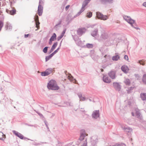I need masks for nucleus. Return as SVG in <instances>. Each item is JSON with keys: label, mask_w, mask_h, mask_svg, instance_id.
Returning a JSON list of instances; mask_svg holds the SVG:
<instances>
[{"label": "nucleus", "mask_w": 146, "mask_h": 146, "mask_svg": "<svg viewBox=\"0 0 146 146\" xmlns=\"http://www.w3.org/2000/svg\"><path fill=\"white\" fill-rule=\"evenodd\" d=\"M70 6L69 5H68L65 7V9L66 10H67L69 8Z\"/></svg>", "instance_id": "58836bf2"}, {"label": "nucleus", "mask_w": 146, "mask_h": 146, "mask_svg": "<svg viewBox=\"0 0 146 146\" xmlns=\"http://www.w3.org/2000/svg\"><path fill=\"white\" fill-rule=\"evenodd\" d=\"M119 58V55H117L115 56H113L112 57V60H117Z\"/></svg>", "instance_id": "5701e85b"}, {"label": "nucleus", "mask_w": 146, "mask_h": 146, "mask_svg": "<svg viewBox=\"0 0 146 146\" xmlns=\"http://www.w3.org/2000/svg\"><path fill=\"white\" fill-rule=\"evenodd\" d=\"M129 129V130H131V129H129V128L128 129Z\"/></svg>", "instance_id": "09e8293b"}, {"label": "nucleus", "mask_w": 146, "mask_h": 146, "mask_svg": "<svg viewBox=\"0 0 146 146\" xmlns=\"http://www.w3.org/2000/svg\"><path fill=\"white\" fill-rule=\"evenodd\" d=\"M48 49L47 47H45L43 50V52L45 53H46L47 52Z\"/></svg>", "instance_id": "7c9ffc66"}, {"label": "nucleus", "mask_w": 146, "mask_h": 146, "mask_svg": "<svg viewBox=\"0 0 146 146\" xmlns=\"http://www.w3.org/2000/svg\"><path fill=\"white\" fill-rule=\"evenodd\" d=\"M56 34L55 33H54L52 36L51 37L50 39L51 40H54L56 38Z\"/></svg>", "instance_id": "aec40b11"}, {"label": "nucleus", "mask_w": 146, "mask_h": 146, "mask_svg": "<svg viewBox=\"0 0 146 146\" xmlns=\"http://www.w3.org/2000/svg\"><path fill=\"white\" fill-rule=\"evenodd\" d=\"M35 22L36 27L37 28V29H38L39 28L40 23L39 21L38 17L37 15H36L35 16Z\"/></svg>", "instance_id": "0eeeda50"}, {"label": "nucleus", "mask_w": 146, "mask_h": 146, "mask_svg": "<svg viewBox=\"0 0 146 146\" xmlns=\"http://www.w3.org/2000/svg\"><path fill=\"white\" fill-rule=\"evenodd\" d=\"M143 5L145 7H146V2H145L143 3Z\"/></svg>", "instance_id": "a19ab883"}, {"label": "nucleus", "mask_w": 146, "mask_h": 146, "mask_svg": "<svg viewBox=\"0 0 146 146\" xmlns=\"http://www.w3.org/2000/svg\"><path fill=\"white\" fill-rule=\"evenodd\" d=\"M139 62L140 64L143 65H144L145 64V61L143 60H139Z\"/></svg>", "instance_id": "c85d7f7f"}, {"label": "nucleus", "mask_w": 146, "mask_h": 146, "mask_svg": "<svg viewBox=\"0 0 146 146\" xmlns=\"http://www.w3.org/2000/svg\"><path fill=\"white\" fill-rule=\"evenodd\" d=\"M53 40H51L50 39V41L49 42V44H51L52 43V41Z\"/></svg>", "instance_id": "79ce46f5"}, {"label": "nucleus", "mask_w": 146, "mask_h": 146, "mask_svg": "<svg viewBox=\"0 0 146 146\" xmlns=\"http://www.w3.org/2000/svg\"><path fill=\"white\" fill-rule=\"evenodd\" d=\"M121 69L124 72L126 73H127L129 70V69L128 67L125 65L122 66Z\"/></svg>", "instance_id": "1a4fd4ad"}, {"label": "nucleus", "mask_w": 146, "mask_h": 146, "mask_svg": "<svg viewBox=\"0 0 146 146\" xmlns=\"http://www.w3.org/2000/svg\"><path fill=\"white\" fill-rule=\"evenodd\" d=\"M91 0H85L83 3L82 8L80 11V13L83 12L85 9V7Z\"/></svg>", "instance_id": "39448f33"}, {"label": "nucleus", "mask_w": 146, "mask_h": 146, "mask_svg": "<svg viewBox=\"0 0 146 146\" xmlns=\"http://www.w3.org/2000/svg\"><path fill=\"white\" fill-rule=\"evenodd\" d=\"M79 97L80 99V100L83 101L85 99V98L84 97H82V95H79Z\"/></svg>", "instance_id": "c756f323"}, {"label": "nucleus", "mask_w": 146, "mask_h": 146, "mask_svg": "<svg viewBox=\"0 0 146 146\" xmlns=\"http://www.w3.org/2000/svg\"><path fill=\"white\" fill-rule=\"evenodd\" d=\"M65 31H66L65 30L63 31L61 35L60 36H58V40H59L60 39L63 37V36H64V35L65 33Z\"/></svg>", "instance_id": "412c9836"}, {"label": "nucleus", "mask_w": 146, "mask_h": 146, "mask_svg": "<svg viewBox=\"0 0 146 146\" xmlns=\"http://www.w3.org/2000/svg\"><path fill=\"white\" fill-rule=\"evenodd\" d=\"M103 80L106 83H110L111 81L110 79L107 75H105L103 76Z\"/></svg>", "instance_id": "f8f14e48"}, {"label": "nucleus", "mask_w": 146, "mask_h": 146, "mask_svg": "<svg viewBox=\"0 0 146 146\" xmlns=\"http://www.w3.org/2000/svg\"><path fill=\"white\" fill-rule=\"evenodd\" d=\"M140 96L142 100H146V93H141L140 94Z\"/></svg>", "instance_id": "dca6fc26"}, {"label": "nucleus", "mask_w": 146, "mask_h": 146, "mask_svg": "<svg viewBox=\"0 0 146 146\" xmlns=\"http://www.w3.org/2000/svg\"><path fill=\"white\" fill-rule=\"evenodd\" d=\"M86 46L87 47L89 48H92L93 46V44H87Z\"/></svg>", "instance_id": "cd10ccee"}, {"label": "nucleus", "mask_w": 146, "mask_h": 146, "mask_svg": "<svg viewBox=\"0 0 146 146\" xmlns=\"http://www.w3.org/2000/svg\"><path fill=\"white\" fill-rule=\"evenodd\" d=\"M132 114L133 116H134V114H133V112L132 113Z\"/></svg>", "instance_id": "49530a36"}, {"label": "nucleus", "mask_w": 146, "mask_h": 146, "mask_svg": "<svg viewBox=\"0 0 146 146\" xmlns=\"http://www.w3.org/2000/svg\"><path fill=\"white\" fill-rule=\"evenodd\" d=\"M113 85L115 86V85H117L118 87H119V85L117 83H113Z\"/></svg>", "instance_id": "ea45409f"}, {"label": "nucleus", "mask_w": 146, "mask_h": 146, "mask_svg": "<svg viewBox=\"0 0 146 146\" xmlns=\"http://www.w3.org/2000/svg\"><path fill=\"white\" fill-rule=\"evenodd\" d=\"M43 7L40 1L39 2V5L38 7L37 13L39 16L42 15L43 13Z\"/></svg>", "instance_id": "7ed1b4c3"}, {"label": "nucleus", "mask_w": 146, "mask_h": 146, "mask_svg": "<svg viewBox=\"0 0 146 146\" xmlns=\"http://www.w3.org/2000/svg\"><path fill=\"white\" fill-rule=\"evenodd\" d=\"M57 45V42H56L53 44L51 48V50L52 51L56 48Z\"/></svg>", "instance_id": "4be33fe9"}, {"label": "nucleus", "mask_w": 146, "mask_h": 146, "mask_svg": "<svg viewBox=\"0 0 146 146\" xmlns=\"http://www.w3.org/2000/svg\"><path fill=\"white\" fill-rule=\"evenodd\" d=\"M99 116V111H95L93 112L92 114L93 117L95 118H96L98 117Z\"/></svg>", "instance_id": "ddd939ff"}, {"label": "nucleus", "mask_w": 146, "mask_h": 146, "mask_svg": "<svg viewBox=\"0 0 146 146\" xmlns=\"http://www.w3.org/2000/svg\"><path fill=\"white\" fill-rule=\"evenodd\" d=\"M68 77V79L71 81L73 83H76V80L75 79L73 78V77L70 74H69Z\"/></svg>", "instance_id": "4468645a"}, {"label": "nucleus", "mask_w": 146, "mask_h": 146, "mask_svg": "<svg viewBox=\"0 0 146 146\" xmlns=\"http://www.w3.org/2000/svg\"><path fill=\"white\" fill-rule=\"evenodd\" d=\"M59 49V48H58L54 52H53L55 54L56 52H57Z\"/></svg>", "instance_id": "f704fd0d"}, {"label": "nucleus", "mask_w": 146, "mask_h": 146, "mask_svg": "<svg viewBox=\"0 0 146 146\" xmlns=\"http://www.w3.org/2000/svg\"><path fill=\"white\" fill-rule=\"evenodd\" d=\"M6 11L8 13H9L11 15H13L15 14L16 10L15 9H13L11 10H9L7 9L6 10Z\"/></svg>", "instance_id": "2eb2a0df"}, {"label": "nucleus", "mask_w": 146, "mask_h": 146, "mask_svg": "<svg viewBox=\"0 0 146 146\" xmlns=\"http://www.w3.org/2000/svg\"><path fill=\"white\" fill-rule=\"evenodd\" d=\"M142 81L144 84H146V74L143 75Z\"/></svg>", "instance_id": "b1692460"}, {"label": "nucleus", "mask_w": 146, "mask_h": 146, "mask_svg": "<svg viewBox=\"0 0 146 146\" xmlns=\"http://www.w3.org/2000/svg\"><path fill=\"white\" fill-rule=\"evenodd\" d=\"M131 89H133V87H131Z\"/></svg>", "instance_id": "de8ad7c7"}, {"label": "nucleus", "mask_w": 146, "mask_h": 146, "mask_svg": "<svg viewBox=\"0 0 146 146\" xmlns=\"http://www.w3.org/2000/svg\"><path fill=\"white\" fill-rule=\"evenodd\" d=\"M124 58L126 60H128V57L127 56L125 55L124 57Z\"/></svg>", "instance_id": "72a5a7b5"}, {"label": "nucleus", "mask_w": 146, "mask_h": 146, "mask_svg": "<svg viewBox=\"0 0 146 146\" xmlns=\"http://www.w3.org/2000/svg\"><path fill=\"white\" fill-rule=\"evenodd\" d=\"M13 132L16 136L20 138L21 139H23L24 138L23 135L21 133L15 131H13Z\"/></svg>", "instance_id": "9b49d317"}, {"label": "nucleus", "mask_w": 146, "mask_h": 146, "mask_svg": "<svg viewBox=\"0 0 146 146\" xmlns=\"http://www.w3.org/2000/svg\"><path fill=\"white\" fill-rule=\"evenodd\" d=\"M52 72V69L48 68L47 69L46 71L41 73V75L43 76H47L51 74Z\"/></svg>", "instance_id": "423d86ee"}, {"label": "nucleus", "mask_w": 146, "mask_h": 146, "mask_svg": "<svg viewBox=\"0 0 146 146\" xmlns=\"http://www.w3.org/2000/svg\"><path fill=\"white\" fill-rule=\"evenodd\" d=\"M114 146H125V145L124 144H121L120 145H116Z\"/></svg>", "instance_id": "c9c22d12"}, {"label": "nucleus", "mask_w": 146, "mask_h": 146, "mask_svg": "<svg viewBox=\"0 0 146 146\" xmlns=\"http://www.w3.org/2000/svg\"><path fill=\"white\" fill-rule=\"evenodd\" d=\"M6 137V136L5 135L3 134V133L0 132V139L3 140Z\"/></svg>", "instance_id": "a211bd4d"}, {"label": "nucleus", "mask_w": 146, "mask_h": 146, "mask_svg": "<svg viewBox=\"0 0 146 146\" xmlns=\"http://www.w3.org/2000/svg\"><path fill=\"white\" fill-rule=\"evenodd\" d=\"M106 55H105L104 56V57H106Z\"/></svg>", "instance_id": "8fccbe9b"}, {"label": "nucleus", "mask_w": 146, "mask_h": 146, "mask_svg": "<svg viewBox=\"0 0 146 146\" xmlns=\"http://www.w3.org/2000/svg\"><path fill=\"white\" fill-rule=\"evenodd\" d=\"M51 58L49 56H48L46 57V61H47L48 60H49Z\"/></svg>", "instance_id": "473e14b6"}, {"label": "nucleus", "mask_w": 146, "mask_h": 146, "mask_svg": "<svg viewBox=\"0 0 146 146\" xmlns=\"http://www.w3.org/2000/svg\"><path fill=\"white\" fill-rule=\"evenodd\" d=\"M102 1L104 2H110L111 1V0H102Z\"/></svg>", "instance_id": "4c0bfd02"}, {"label": "nucleus", "mask_w": 146, "mask_h": 146, "mask_svg": "<svg viewBox=\"0 0 146 146\" xmlns=\"http://www.w3.org/2000/svg\"><path fill=\"white\" fill-rule=\"evenodd\" d=\"M88 134L86 133L85 131L83 130H82L81 131V136L80 137V139L81 141H82L84 140L85 137Z\"/></svg>", "instance_id": "6e6552de"}, {"label": "nucleus", "mask_w": 146, "mask_h": 146, "mask_svg": "<svg viewBox=\"0 0 146 146\" xmlns=\"http://www.w3.org/2000/svg\"><path fill=\"white\" fill-rule=\"evenodd\" d=\"M109 76L112 79H114L115 78V72L111 71L108 73Z\"/></svg>", "instance_id": "9d476101"}, {"label": "nucleus", "mask_w": 146, "mask_h": 146, "mask_svg": "<svg viewBox=\"0 0 146 146\" xmlns=\"http://www.w3.org/2000/svg\"><path fill=\"white\" fill-rule=\"evenodd\" d=\"M81 143L82 144L81 146H87V143L86 139H85L83 142H82Z\"/></svg>", "instance_id": "393cba45"}, {"label": "nucleus", "mask_w": 146, "mask_h": 146, "mask_svg": "<svg viewBox=\"0 0 146 146\" xmlns=\"http://www.w3.org/2000/svg\"><path fill=\"white\" fill-rule=\"evenodd\" d=\"M96 16L98 19L104 20H106L108 19V17L106 16H104L102 14L99 12L97 13Z\"/></svg>", "instance_id": "20e7f679"}, {"label": "nucleus", "mask_w": 146, "mask_h": 146, "mask_svg": "<svg viewBox=\"0 0 146 146\" xmlns=\"http://www.w3.org/2000/svg\"><path fill=\"white\" fill-rule=\"evenodd\" d=\"M78 32L80 34H82L84 33L86 31V29L84 28H80L78 29Z\"/></svg>", "instance_id": "f3484780"}, {"label": "nucleus", "mask_w": 146, "mask_h": 146, "mask_svg": "<svg viewBox=\"0 0 146 146\" xmlns=\"http://www.w3.org/2000/svg\"><path fill=\"white\" fill-rule=\"evenodd\" d=\"M97 31H93L92 33V35L93 36H94L97 34Z\"/></svg>", "instance_id": "2f4dec72"}, {"label": "nucleus", "mask_w": 146, "mask_h": 146, "mask_svg": "<svg viewBox=\"0 0 146 146\" xmlns=\"http://www.w3.org/2000/svg\"><path fill=\"white\" fill-rule=\"evenodd\" d=\"M49 89L53 90H58L59 87L57 86L56 82L54 80H51L49 82L47 86Z\"/></svg>", "instance_id": "f257e3e1"}, {"label": "nucleus", "mask_w": 146, "mask_h": 146, "mask_svg": "<svg viewBox=\"0 0 146 146\" xmlns=\"http://www.w3.org/2000/svg\"><path fill=\"white\" fill-rule=\"evenodd\" d=\"M139 111H137V115H139Z\"/></svg>", "instance_id": "a18cd8bd"}, {"label": "nucleus", "mask_w": 146, "mask_h": 146, "mask_svg": "<svg viewBox=\"0 0 146 146\" xmlns=\"http://www.w3.org/2000/svg\"><path fill=\"white\" fill-rule=\"evenodd\" d=\"M92 16V13L91 12L88 13L87 14L86 17L88 18H90Z\"/></svg>", "instance_id": "bb28decb"}, {"label": "nucleus", "mask_w": 146, "mask_h": 146, "mask_svg": "<svg viewBox=\"0 0 146 146\" xmlns=\"http://www.w3.org/2000/svg\"><path fill=\"white\" fill-rule=\"evenodd\" d=\"M101 72H103L104 71V70L103 69L101 68Z\"/></svg>", "instance_id": "c03bdc74"}, {"label": "nucleus", "mask_w": 146, "mask_h": 146, "mask_svg": "<svg viewBox=\"0 0 146 146\" xmlns=\"http://www.w3.org/2000/svg\"><path fill=\"white\" fill-rule=\"evenodd\" d=\"M124 82L126 85L129 86L130 84V80L127 78L125 79V80Z\"/></svg>", "instance_id": "6ab92c4d"}, {"label": "nucleus", "mask_w": 146, "mask_h": 146, "mask_svg": "<svg viewBox=\"0 0 146 146\" xmlns=\"http://www.w3.org/2000/svg\"><path fill=\"white\" fill-rule=\"evenodd\" d=\"M123 18L126 21L130 24L132 26H133V25L135 23L134 21L131 19L129 17L125 16L123 17Z\"/></svg>", "instance_id": "f03ea898"}, {"label": "nucleus", "mask_w": 146, "mask_h": 146, "mask_svg": "<svg viewBox=\"0 0 146 146\" xmlns=\"http://www.w3.org/2000/svg\"><path fill=\"white\" fill-rule=\"evenodd\" d=\"M25 37L27 38L28 36V35H25Z\"/></svg>", "instance_id": "37998d69"}, {"label": "nucleus", "mask_w": 146, "mask_h": 146, "mask_svg": "<svg viewBox=\"0 0 146 146\" xmlns=\"http://www.w3.org/2000/svg\"><path fill=\"white\" fill-rule=\"evenodd\" d=\"M4 25L3 22L0 20V31H1L2 27H3Z\"/></svg>", "instance_id": "a878e982"}, {"label": "nucleus", "mask_w": 146, "mask_h": 146, "mask_svg": "<svg viewBox=\"0 0 146 146\" xmlns=\"http://www.w3.org/2000/svg\"><path fill=\"white\" fill-rule=\"evenodd\" d=\"M54 54L53 52L50 54L49 56L51 58L52 57Z\"/></svg>", "instance_id": "e433bc0d"}]
</instances>
